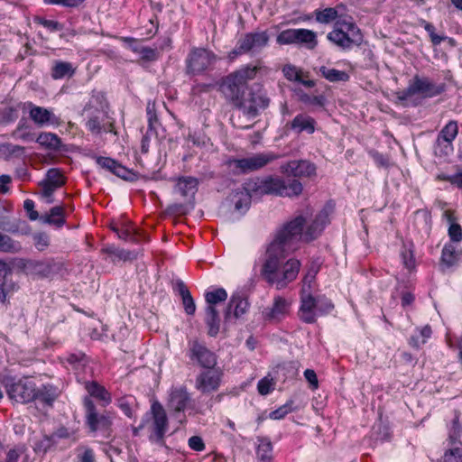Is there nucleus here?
<instances>
[{
  "instance_id": "5",
  "label": "nucleus",
  "mask_w": 462,
  "mask_h": 462,
  "mask_svg": "<svg viewBox=\"0 0 462 462\" xmlns=\"http://www.w3.org/2000/svg\"><path fill=\"white\" fill-rule=\"evenodd\" d=\"M84 419L85 425L91 434L101 433L105 438L111 435L113 418L106 411H99L90 397H84Z\"/></svg>"
},
{
  "instance_id": "13",
  "label": "nucleus",
  "mask_w": 462,
  "mask_h": 462,
  "mask_svg": "<svg viewBox=\"0 0 462 462\" xmlns=\"http://www.w3.org/2000/svg\"><path fill=\"white\" fill-rule=\"evenodd\" d=\"M270 98L262 90L252 91L247 97H243L236 108L240 109L245 116L254 118L260 115L262 110L266 109L270 105Z\"/></svg>"
},
{
  "instance_id": "30",
  "label": "nucleus",
  "mask_w": 462,
  "mask_h": 462,
  "mask_svg": "<svg viewBox=\"0 0 462 462\" xmlns=\"http://www.w3.org/2000/svg\"><path fill=\"white\" fill-rule=\"evenodd\" d=\"M104 117L105 116L100 113L91 116L86 123L88 130L96 134H100L102 131L113 132L114 124H105Z\"/></svg>"
},
{
  "instance_id": "45",
  "label": "nucleus",
  "mask_w": 462,
  "mask_h": 462,
  "mask_svg": "<svg viewBox=\"0 0 462 462\" xmlns=\"http://www.w3.org/2000/svg\"><path fill=\"white\" fill-rule=\"evenodd\" d=\"M44 180L51 184H53L54 187L59 188L63 186L66 182L65 177L63 176L62 172L56 168L50 169L47 171L46 179Z\"/></svg>"
},
{
  "instance_id": "41",
  "label": "nucleus",
  "mask_w": 462,
  "mask_h": 462,
  "mask_svg": "<svg viewBox=\"0 0 462 462\" xmlns=\"http://www.w3.org/2000/svg\"><path fill=\"white\" fill-rule=\"evenodd\" d=\"M74 74V69L69 62L57 61L52 68L51 77L54 79H62L65 76H72Z\"/></svg>"
},
{
  "instance_id": "52",
  "label": "nucleus",
  "mask_w": 462,
  "mask_h": 462,
  "mask_svg": "<svg viewBox=\"0 0 462 462\" xmlns=\"http://www.w3.org/2000/svg\"><path fill=\"white\" fill-rule=\"evenodd\" d=\"M34 245L39 251H44L50 245V237L45 233H37L33 235Z\"/></svg>"
},
{
  "instance_id": "28",
  "label": "nucleus",
  "mask_w": 462,
  "mask_h": 462,
  "mask_svg": "<svg viewBox=\"0 0 462 462\" xmlns=\"http://www.w3.org/2000/svg\"><path fill=\"white\" fill-rule=\"evenodd\" d=\"M85 389L89 393V397H94L103 402V406L108 405L112 402L110 393L96 381L87 382Z\"/></svg>"
},
{
  "instance_id": "29",
  "label": "nucleus",
  "mask_w": 462,
  "mask_h": 462,
  "mask_svg": "<svg viewBox=\"0 0 462 462\" xmlns=\"http://www.w3.org/2000/svg\"><path fill=\"white\" fill-rule=\"evenodd\" d=\"M35 392V400L48 406H52V403L60 394L57 387L51 384H43L40 388L36 386Z\"/></svg>"
},
{
  "instance_id": "57",
  "label": "nucleus",
  "mask_w": 462,
  "mask_h": 462,
  "mask_svg": "<svg viewBox=\"0 0 462 462\" xmlns=\"http://www.w3.org/2000/svg\"><path fill=\"white\" fill-rule=\"evenodd\" d=\"M138 51L143 60L149 61L156 60L160 56V53L156 49L149 47H142Z\"/></svg>"
},
{
  "instance_id": "42",
  "label": "nucleus",
  "mask_w": 462,
  "mask_h": 462,
  "mask_svg": "<svg viewBox=\"0 0 462 462\" xmlns=\"http://www.w3.org/2000/svg\"><path fill=\"white\" fill-rule=\"evenodd\" d=\"M459 257V253L451 244L446 245L442 249L441 261L448 266L454 265Z\"/></svg>"
},
{
  "instance_id": "37",
  "label": "nucleus",
  "mask_w": 462,
  "mask_h": 462,
  "mask_svg": "<svg viewBox=\"0 0 462 462\" xmlns=\"http://www.w3.org/2000/svg\"><path fill=\"white\" fill-rule=\"evenodd\" d=\"M12 274L10 267L3 261H0V300L5 301L7 292L11 290L12 284L8 283V276Z\"/></svg>"
},
{
  "instance_id": "35",
  "label": "nucleus",
  "mask_w": 462,
  "mask_h": 462,
  "mask_svg": "<svg viewBox=\"0 0 462 462\" xmlns=\"http://www.w3.org/2000/svg\"><path fill=\"white\" fill-rule=\"evenodd\" d=\"M256 456L259 462L273 461V444L267 438H258Z\"/></svg>"
},
{
  "instance_id": "62",
  "label": "nucleus",
  "mask_w": 462,
  "mask_h": 462,
  "mask_svg": "<svg viewBox=\"0 0 462 462\" xmlns=\"http://www.w3.org/2000/svg\"><path fill=\"white\" fill-rule=\"evenodd\" d=\"M304 377L310 383L311 389L315 390L319 387V381L317 374L314 370L312 369H306L304 371Z\"/></svg>"
},
{
  "instance_id": "16",
  "label": "nucleus",
  "mask_w": 462,
  "mask_h": 462,
  "mask_svg": "<svg viewBox=\"0 0 462 462\" xmlns=\"http://www.w3.org/2000/svg\"><path fill=\"white\" fill-rule=\"evenodd\" d=\"M188 356L193 361L197 362L199 365L205 369L214 368L217 365V359L215 353L210 351L204 344L198 340L189 342Z\"/></svg>"
},
{
  "instance_id": "17",
  "label": "nucleus",
  "mask_w": 462,
  "mask_h": 462,
  "mask_svg": "<svg viewBox=\"0 0 462 462\" xmlns=\"http://www.w3.org/2000/svg\"><path fill=\"white\" fill-rule=\"evenodd\" d=\"M152 414V434L150 437L152 441L163 444L164 436L168 430V418L163 406L159 402H154L151 407Z\"/></svg>"
},
{
  "instance_id": "11",
  "label": "nucleus",
  "mask_w": 462,
  "mask_h": 462,
  "mask_svg": "<svg viewBox=\"0 0 462 462\" xmlns=\"http://www.w3.org/2000/svg\"><path fill=\"white\" fill-rule=\"evenodd\" d=\"M217 60V56L210 51L203 48L192 49L186 59V72L189 75L201 74Z\"/></svg>"
},
{
  "instance_id": "64",
  "label": "nucleus",
  "mask_w": 462,
  "mask_h": 462,
  "mask_svg": "<svg viewBox=\"0 0 462 462\" xmlns=\"http://www.w3.org/2000/svg\"><path fill=\"white\" fill-rule=\"evenodd\" d=\"M370 154L372 155L374 162L380 166V167H387L389 164L388 159L382 153L378 152H371Z\"/></svg>"
},
{
  "instance_id": "39",
  "label": "nucleus",
  "mask_w": 462,
  "mask_h": 462,
  "mask_svg": "<svg viewBox=\"0 0 462 462\" xmlns=\"http://www.w3.org/2000/svg\"><path fill=\"white\" fill-rule=\"evenodd\" d=\"M199 181L194 177H181L178 180L176 188L181 196L187 197L190 193H195Z\"/></svg>"
},
{
  "instance_id": "44",
  "label": "nucleus",
  "mask_w": 462,
  "mask_h": 462,
  "mask_svg": "<svg viewBox=\"0 0 462 462\" xmlns=\"http://www.w3.org/2000/svg\"><path fill=\"white\" fill-rule=\"evenodd\" d=\"M227 293L225 289L217 288L212 291L205 293V300L208 306L215 307L216 304L223 302L226 300Z\"/></svg>"
},
{
  "instance_id": "38",
  "label": "nucleus",
  "mask_w": 462,
  "mask_h": 462,
  "mask_svg": "<svg viewBox=\"0 0 462 462\" xmlns=\"http://www.w3.org/2000/svg\"><path fill=\"white\" fill-rule=\"evenodd\" d=\"M319 71L323 78L330 82H346L349 79V75L346 72L326 66H321Z\"/></svg>"
},
{
  "instance_id": "23",
  "label": "nucleus",
  "mask_w": 462,
  "mask_h": 462,
  "mask_svg": "<svg viewBox=\"0 0 462 462\" xmlns=\"http://www.w3.org/2000/svg\"><path fill=\"white\" fill-rule=\"evenodd\" d=\"M248 308L247 299L242 293L236 292L230 298L225 313V319H228L232 314L236 319H238L247 311Z\"/></svg>"
},
{
  "instance_id": "33",
  "label": "nucleus",
  "mask_w": 462,
  "mask_h": 462,
  "mask_svg": "<svg viewBox=\"0 0 462 462\" xmlns=\"http://www.w3.org/2000/svg\"><path fill=\"white\" fill-rule=\"evenodd\" d=\"M205 322L208 328V335L216 337L220 328V318L216 307L207 306Z\"/></svg>"
},
{
  "instance_id": "50",
  "label": "nucleus",
  "mask_w": 462,
  "mask_h": 462,
  "mask_svg": "<svg viewBox=\"0 0 462 462\" xmlns=\"http://www.w3.org/2000/svg\"><path fill=\"white\" fill-rule=\"evenodd\" d=\"M316 300H317V306H316L317 312L319 315L328 314L334 308V305L332 304V302L325 297H318V298H316Z\"/></svg>"
},
{
  "instance_id": "51",
  "label": "nucleus",
  "mask_w": 462,
  "mask_h": 462,
  "mask_svg": "<svg viewBox=\"0 0 462 462\" xmlns=\"http://www.w3.org/2000/svg\"><path fill=\"white\" fill-rule=\"evenodd\" d=\"M284 77L291 81L301 80L302 71L293 65H286L282 69Z\"/></svg>"
},
{
  "instance_id": "12",
  "label": "nucleus",
  "mask_w": 462,
  "mask_h": 462,
  "mask_svg": "<svg viewBox=\"0 0 462 462\" xmlns=\"http://www.w3.org/2000/svg\"><path fill=\"white\" fill-rule=\"evenodd\" d=\"M269 42L266 32H254L244 34L238 39L236 48L229 53L231 59L248 52H258Z\"/></svg>"
},
{
  "instance_id": "20",
  "label": "nucleus",
  "mask_w": 462,
  "mask_h": 462,
  "mask_svg": "<svg viewBox=\"0 0 462 462\" xmlns=\"http://www.w3.org/2000/svg\"><path fill=\"white\" fill-rule=\"evenodd\" d=\"M291 302L286 299L277 296L273 300V304L263 311V319L270 322H278L284 319L290 311Z\"/></svg>"
},
{
  "instance_id": "46",
  "label": "nucleus",
  "mask_w": 462,
  "mask_h": 462,
  "mask_svg": "<svg viewBox=\"0 0 462 462\" xmlns=\"http://www.w3.org/2000/svg\"><path fill=\"white\" fill-rule=\"evenodd\" d=\"M441 462H462V448L449 447L441 457Z\"/></svg>"
},
{
  "instance_id": "6",
  "label": "nucleus",
  "mask_w": 462,
  "mask_h": 462,
  "mask_svg": "<svg viewBox=\"0 0 462 462\" xmlns=\"http://www.w3.org/2000/svg\"><path fill=\"white\" fill-rule=\"evenodd\" d=\"M2 383L9 399L19 403H28L35 401L36 384L28 377L16 380L12 376H5Z\"/></svg>"
},
{
  "instance_id": "48",
  "label": "nucleus",
  "mask_w": 462,
  "mask_h": 462,
  "mask_svg": "<svg viewBox=\"0 0 462 462\" xmlns=\"http://www.w3.org/2000/svg\"><path fill=\"white\" fill-rule=\"evenodd\" d=\"M274 380L269 376H265L258 382L257 390L261 395H267L274 389Z\"/></svg>"
},
{
  "instance_id": "7",
  "label": "nucleus",
  "mask_w": 462,
  "mask_h": 462,
  "mask_svg": "<svg viewBox=\"0 0 462 462\" xmlns=\"http://www.w3.org/2000/svg\"><path fill=\"white\" fill-rule=\"evenodd\" d=\"M445 83L436 84L429 78L414 76L408 88L403 89L399 96L400 99H407L415 95H421L423 97L431 98L446 91Z\"/></svg>"
},
{
  "instance_id": "40",
  "label": "nucleus",
  "mask_w": 462,
  "mask_h": 462,
  "mask_svg": "<svg viewBox=\"0 0 462 462\" xmlns=\"http://www.w3.org/2000/svg\"><path fill=\"white\" fill-rule=\"evenodd\" d=\"M21 249L22 245L18 241L0 232V252L14 254L18 253Z\"/></svg>"
},
{
  "instance_id": "60",
  "label": "nucleus",
  "mask_w": 462,
  "mask_h": 462,
  "mask_svg": "<svg viewBox=\"0 0 462 462\" xmlns=\"http://www.w3.org/2000/svg\"><path fill=\"white\" fill-rule=\"evenodd\" d=\"M42 196L47 199L48 203L52 202V195L54 191L59 189V187H54L53 184H51L47 182L46 180H43L42 183Z\"/></svg>"
},
{
  "instance_id": "47",
  "label": "nucleus",
  "mask_w": 462,
  "mask_h": 462,
  "mask_svg": "<svg viewBox=\"0 0 462 462\" xmlns=\"http://www.w3.org/2000/svg\"><path fill=\"white\" fill-rule=\"evenodd\" d=\"M55 441L52 436H43L42 439L34 442L33 449L35 452H47Z\"/></svg>"
},
{
  "instance_id": "63",
  "label": "nucleus",
  "mask_w": 462,
  "mask_h": 462,
  "mask_svg": "<svg viewBox=\"0 0 462 462\" xmlns=\"http://www.w3.org/2000/svg\"><path fill=\"white\" fill-rule=\"evenodd\" d=\"M189 446L195 451H202L205 449L203 439L199 436H192L189 439Z\"/></svg>"
},
{
  "instance_id": "54",
  "label": "nucleus",
  "mask_w": 462,
  "mask_h": 462,
  "mask_svg": "<svg viewBox=\"0 0 462 462\" xmlns=\"http://www.w3.org/2000/svg\"><path fill=\"white\" fill-rule=\"evenodd\" d=\"M146 114H147L148 125H150L151 127H152L153 125H160L159 119H158V116H157V114H156V107H155V103L154 102L149 101L147 103Z\"/></svg>"
},
{
  "instance_id": "55",
  "label": "nucleus",
  "mask_w": 462,
  "mask_h": 462,
  "mask_svg": "<svg viewBox=\"0 0 462 462\" xmlns=\"http://www.w3.org/2000/svg\"><path fill=\"white\" fill-rule=\"evenodd\" d=\"M35 22L42 26H44L45 28H47L48 30H50L51 32H57V31H60L63 29V26L61 23H60L59 22L57 21H53V20H47L45 18H42V17H36L35 18Z\"/></svg>"
},
{
  "instance_id": "27",
  "label": "nucleus",
  "mask_w": 462,
  "mask_h": 462,
  "mask_svg": "<svg viewBox=\"0 0 462 462\" xmlns=\"http://www.w3.org/2000/svg\"><path fill=\"white\" fill-rule=\"evenodd\" d=\"M343 6L327 7L323 10L314 11L315 19L320 23H329L333 21H339L341 18H349L350 16L342 14Z\"/></svg>"
},
{
  "instance_id": "25",
  "label": "nucleus",
  "mask_w": 462,
  "mask_h": 462,
  "mask_svg": "<svg viewBox=\"0 0 462 462\" xmlns=\"http://www.w3.org/2000/svg\"><path fill=\"white\" fill-rule=\"evenodd\" d=\"M316 120L309 115L299 114L290 123V128L297 134L306 132L311 134L316 130Z\"/></svg>"
},
{
  "instance_id": "49",
  "label": "nucleus",
  "mask_w": 462,
  "mask_h": 462,
  "mask_svg": "<svg viewBox=\"0 0 462 462\" xmlns=\"http://www.w3.org/2000/svg\"><path fill=\"white\" fill-rule=\"evenodd\" d=\"M0 229L12 234L18 233L19 225L18 221H12L8 216L0 217Z\"/></svg>"
},
{
  "instance_id": "14",
  "label": "nucleus",
  "mask_w": 462,
  "mask_h": 462,
  "mask_svg": "<svg viewBox=\"0 0 462 462\" xmlns=\"http://www.w3.org/2000/svg\"><path fill=\"white\" fill-rule=\"evenodd\" d=\"M458 134V125L455 120H450L439 133L435 144V153L438 156H448L453 150V141Z\"/></svg>"
},
{
  "instance_id": "26",
  "label": "nucleus",
  "mask_w": 462,
  "mask_h": 462,
  "mask_svg": "<svg viewBox=\"0 0 462 462\" xmlns=\"http://www.w3.org/2000/svg\"><path fill=\"white\" fill-rule=\"evenodd\" d=\"M61 269V264L55 262L53 259L46 261L35 262L32 264V271L35 275L40 278H49L53 274L58 273Z\"/></svg>"
},
{
  "instance_id": "21",
  "label": "nucleus",
  "mask_w": 462,
  "mask_h": 462,
  "mask_svg": "<svg viewBox=\"0 0 462 462\" xmlns=\"http://www.w3.org/2000/svg\"><path fill=\"white\" fill-rule=\"evenodd\" d=\"M282 171L288 176L310 177L316 173V167L309 161H291L282 166Z\"/></svg>"
},
{
  "instance_id": "9",
  "label": "nucleus",
  "mask_w": 462,
  "mask_h": 462,
  "mask_svg": "<svg viewBox=\"0 0 462 462\" xmlns=\"http://www.w3.org/2000/svg\"><path fill=\"white\" fill-rule=\"evenodd\" d=\"M277 158L273 153H257L251 157L242 159H230L227 166L234 174H245L258 171Z\"/></svg>"
},
{
  "instance_id": "53",
  "label": "nucleus",
  "mask_w": 462,
  "mask_h": 462,
  "mask_svg": "<svg viewBox=\"0 0 462 462\" xmlns=\"http://www.w3.org/2000/svg\"><path fill=\"white\" fill-rule=\"evenodd\" d=\"M292 401L286 402L284 405L279 407L275 411L270 413V418L273 420H281L284 418L288 413L292 411L291 408Z\"/></svg>"
},
{
  "instance_id": "18",
  "label": "nucleus",
  "mask_w": 462,
  "mask_h": 462,
  "mask_svg": "<svg viewBox=\"0 0 462 462\" xmlns=\"http://www.w3.org/2000/svg\"><path fill=\"white\" fill-rule=\"evenodd\" d=\"M27 106L29 108L30 118L38 126L47 125L60 126L63 123L60 116L54 115L52 111L45 107L35 106L31 102L27 103Z\"/></svg>"
},
{
  "instance_id": "2",
  "label": "nucleus",
  "mask_w": 462,
  "mask_h": 462,
  "mask_svg": "<svg viewBox=\"0 0 462 462\" xmlns=\"http://www.w3.org/2000/svg\"><path fill=\"white\" fill-rule=\"evenodd\" d=\"M260 67L245 65L220 79L217 90L226 101L236 107L247 89L248 81L254 79Z\"/></svg>"
},
{
  "instance_id": "43",
  "label": "nucleus",
  "mask_w": 462,
  "mask_h": 462,
  "mask_svg": "<svg viewBox=\"0 0 462 462\" xmlns=\"http://www.w3.org/2000/svg\"><path fill=\"white\" fill-rule=\"evenodd\" d=\"M462 435V426L459 423L458 416H456L452 420V426L448 433V446L457 447V444H461L459 438Z\"/></svg>"
},
{
  "instance_id": "59",
  "label": "nucleus",
  "mask_w": 462,
  "mask_h": 462,
  "mask_svg": "<svg viewBox=\"0 0 462 462\" xmlns=\"http://www.w3.org/2000/svg\"><path fill=\"white\" fill-rule=\"evenodd\" d=\"M23 453V448H14L6 452V456L4 462H19Z\"/></svg>"
},
{
  "instance_id": "19",
  "label": "nucleus",
  "mask_w": 462,
  "mask_h": 462,
  "mask_svg": "<svg viewBox=\"0 0 462 462\" xmlns=\"http://www.w3.org/2000/svg\"><path fill=\"white\" fill-rule=\"evenodd\" d=\"M96 162L101 168L107 170L123 180L129 181H134L137 180V174L135 172L123 166L112 158L97 156L96 157Z\"/></svg>"
},
{
  "instance_id": "4",
  "label": "nucleus",
  "mask_w": 462,
  "mask_h": 462,
  "mask_svg": "<svg viewBox=\"0 0 462 462\" xmlns=\"http://www.w3.org/2000/svg\"><path fill=\"white\" fill-rule=\"evenodd\" d=\"M327 38L343 50H349L354 45L359 46L363 40L360 29L351 17L337 21L334 29L328 33Z\"/></svg>"
},
{
  "instance_id": "1",
  "label": "nucleus",
  "mask_w": 462,
  "mask_h": 462,
  "mask_svg": "<svg viewBox=\"0 0 462 462\" xmlns=\"http://www.w3.org/2000/svg\"><path fill=\"white\" fill-rule=\"evenodd\" d=\"M333 212L334 205L328 202L304 229L307 218L312 215V209L307 207L304 211L277 229L273 240L266 249V260L262 268V274L270 284L282 289L297 278L300 262L291 258L282 264L283 260L299 248L300 241L310 243L319 237L330 223Z\"/></svg>"
},
{
  "instance_id": "36",
  "label": "nucleus",
  "mask_w": 462,
  "mask_h": 462,
  "mask_svg": "<svg viewBox=\"0 0 462 462\" xmlns=\"http://www.w3.org/2000/svg\"><path fill=\"white\" fill-rule=\"evenodd\" d=\"M36 142L40 145L53 151L60 150L61 145L60 138L53 133H41L36 138Z\"/></svg>"
},
{
  "instance_id": "3",
  "label": "nucleus",
  "mask_w": 462,
  "mask_h": 462,
  "mask_svg": "<svg viewBox=\"0 0 462 462\" xmlns=\"http://www.w3.org/2000/svg\"><path fill=\"white\" fill-rule=\"evenodd\" d=\"M251 189L257 195H277L282 197L299 196L302 192V184L297 180H285L281 178L269 177L261 181L251 182Z\"/></svg>"
},
{
  "instance_id": "10",
  "label": "nucleus",
  "mask_w": 462,
  "mask_h": 462,
  "mask_svg": "<svg viewBox=\"0 0 462 462\" xmlns=\"http://www.w3.org/2000/svg\"><path fill=\"white\" fill-rule=\"evenodd\" d=\"M314 275L307 274L303 279V287L300 291V307L298 316L301 321L307 324L315 323L317 320V300L310 293V282Z\"/></svg>"
},
{
  "instance_id": "31",
  "label": "nucleus",
  "mask_w": 462,
  "mask_h": 462,
  "mask_svg": "<svg viewBox=\"0 0 462 462\" xmlns=\"http://www.w3.org/2000/svg\"><path fill=\"white\" fill-rule=\"evenodd\" d=\"M176 288L179 295L181 298L182 305L186 314L190 316L194 315L196 311V304L188 287L184 284L183 282L180 281L177 282Z\"/></svg>"
},
{
  "instance_id": "32",
  "label": "nucleus",
  "mask_w": 462,
  "mask_h": 462,
  "mask_svg": "<svg viewBox=\"0 0 462 462\" xmlns=\"http://www.w3.org/2000/svg\"><path fill=\"white\" fill-rule=\"evenodd\" d=\"M40 219L49 225H53L58 227L62 226L65 224V212L62 206H56L50 209L49 214L42 216Z\"/></svg>"
},
{
  "instance_id": "34",
  "label": "nucleus",
  "mask_w": 462,
  "mask_h": 462,
  "mask_svg": "<svg viewBox=\"0 0 462 462\" xmlns=\"http://www.w3.org/2000/svg\"><path fill=\"white\" fill-rule=\"evenodd\" d=\"M111 229L117 236L125 241L136 242L137 235L134 226L130 223L113 224Z\"/></svg>"
},
{
  "instance_id": "15",
  "label": "nucleus",
  "mask_w": 462,
  "mask_h": 462,
  "mask_svg": "<svg viewBox=\"0 0 462 462\" xmlns=\"http://www.w3.org/2000/svg\"><path fill=\"white\" fill-rule=\"evenodd\" d=\"M223 372L220 368H208L200 372L195 381V388L201 393H210L218 391Z\"/></svg>"
},
{
  "instance_id": "24",
  "label": "nucleus",
  "mask_w": 462,
  "mask_h": 462,
  "mask_svg": "<svg viewBox=\"0 0 462 462\" xmlns=\"http://www.w3.org/2000/svg\"><path fill=\"white\" fill-rule=\"evenodd\" d=\"M190 401L189 393L184 387L171 390L168 402V408L176 412L183 411Z\"/></svg>"
},
{
  "instance_id": "22",
  "label": "nucleus",
  "mask_w": 462,
  "mask_h": 462,
  "mask_svg": "<svg viewBox=\"0 0 462 462\" xmlns=\"http://www.w3.org/2000/svg\"><path fill=\"white\" fill-rule=\"evenodd\" d=\"M252 183L246 184V187L233 190L229 195L230 201L235 205L237 211H246L251 204V198L254 193L251 188Z\"/></svg>"
},
{
  "instance_id": "8",
  "label": "nucleus",
  "mask_w": 462,
  "mask_h": 462,
  "mask_svg": "<svg viewBox=\"0 0 462 462\" xmlns=\"http://www.w3.org/2000/svg\"><path fill=\"white\" fill-rule=\"evenodd\" d=\"M276 42L280 45L295 44L307 50H314L319 43L317 33L303 28L283 30L277 35Z\"/></svg>"
},
{
  "instance_id": "56",
  "label": "nucleus",
  "mask_w": 462,
  "mask_h": 462,
  "mask_svg": "<svg viewBox=\"0 0 462 462\" xmlns=\"http://www.w3.org/2000/svg\"><path fill=\"white\" fill-rule=\"evenodd\" d=\"M448 236L453 242L462 241V227L457 223H452L448 227Z\"/></svg>"
},
{
  "instance_id": "58",
  "label": "nucleus",
  "mask_w": 462,
  "mask_h": 462,
  "mask_svg": "<svg viewBox=\"0 0 462 462\" xmlns=\"http://www.w3.org/2000/svg\"><path fill=\"white\" fill-rule=\"evenodd\" d=\"M424 29L430 34V41L433 45H439L445 39L444 37L439 36L435 33V27L430 23H426L424 25Z\"/></svg>"
},
{
  "instance_id": "61",
  "label": "nucleus",
  "mask_w": 462,
  "mask_h": 462,
  "mask_svg": "<svg viewBox=\"0 0 462 462\" xmlns=\"http://www.w3.org/2000/svg\"><path fill=\"white\" fill-rule=\"evenodd\" d=\"M23 208L27 212L30 220L33 221L40 217L38 212L34 209L33 200L26 199L23 203Z\"/></svg>"
}]
</instances>
